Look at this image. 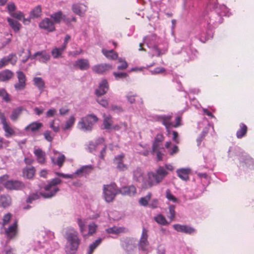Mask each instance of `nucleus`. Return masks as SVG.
<instances>
[{"label": "nucleus", "mask_w": 254, "mask_h": 254, "mask_svg": "<svg viewBox=\"0 0 254 254\" xmlns=\"http://www.w3.org/2000/svg\"><path fill=\"white\" fill-rule=\"evenodd\" d=\"M65 238L68 243V245L66 247V253L74 254L80 244L77 232L73 229H69L66 233Z\"/></svg>", "instance_id": "obj_1"}, {"label": "nucleus", "mask_w": 254, "mask_h": 254, "mask_svg": "<svg viewBox=\"0 0 254 254\" xmlns=\"http://www.w3.org/2000/svg\"><path fill=\"white\" fill-rule=\"evenodd\" d=\"M168 174V172L162 166H159L155 171V172L149 173L148 174V184L146 187L150 188L155 185L159 184Z\"/></svg>", "instance_id": "obj_2"}, {"label": "nucleus", "mask_w": 254, "mask_h": 254, "mask_svg": "<svg viewBox=\"0 0 254 254\" xmlns=\"http://www.w3.org/2000/svg\"><path fill=\"white\" fill-rule=\"evenodd\" d=\"M98 120V117L94 114H89L81 118L77 127L80 130L90 131L92 130L93 125Z\"/></svg>", "instance_id": "obj_3"}, {"label": "nucleus", "mask_w": 254, "mask_h": 254, "mask_svg": "<svg viewBox=\"0 0 254 254\" xmlns=\"http://www.w3.org/2000/svg\"><path fill=\"white\" fill-rule=\"evenodd\" d=\"M103 194L106 202H112L116 196L119 194V188L114 183L110 185H104L103 186Z\"/></svg>", "instance_id": "obj_4"}, {"label": "nucleus", "mask_w": 254, "mask_h": 254, "mask_svg": "<svg viewBox=\"0 0 254 254\" xmlns=\"http://www.w3.org/2000/svg\"><path fill=\"white\" fill-rule=\"evenodd\" d=\"M61 180L59 178H54L52 180L44 187L46 192L42 194V196L45 198H49L54 196L59 190L57 185L61 184Z\"/></svg>", "instance_id": "obj_5"}, {"label": "nucleus", "mask_w": 254, "mask_h": 254, "mask_svg": "<svg viewBox=\"0 0 254 254\" xmlns=\"http://www.w3.org/2000/svg\"><path fill=\"white\" fill-rule=\"evenodd\" d=\"M2 128L4 131V135L6 138H10L16 135V132L14 128L11 124L7 121L6 118H2L1 123Z\"/></svg>", "instance_id": "obj_6"}, {"label": "nucleus", "mask_w": 254, "mask_h": 254, "mask_svg": "<svg viewBox=\"0 0 254 254\" xmlns=\"http://www.w3.org/2000/svg\"><path fill=\"white\" fill-rule=\"evenodd\" d=\"M4 187L9 190H20L25 188V185L19 181L7 180L4 184Z\"/></svg>", "instance_id": "obj_7"}, {"label": "nucleus", "mask_w": 254, "mask_h": 254, "mask_svg": "<svg viewBox=\"0 0 254 254\" xmlns=\"http://www.w3.org/2000/svg\"><path fill=\"white\" fill-rule=\"evenodd\" d=\"M40 28L52 32L56 30L54 22L48 18L43 19L39 24Z\"/></svg>", "instance_id": "obj_8"}, {"label": "nucleus", "mask_w": 254, "mask_h": 254, "mask_svg": "<svg viewBox=\"0 0 254 254\" xmlns=\"http://www.w3.org/2000/svg\"><path fill=\"white\" fill-rule=\"evenodd\" d=\"M16 74L18 78V82L14 84V88L17 90H23L26 87V75L23 72L21 71H17Z\"/></svg>", "instance_id": "obj_9"}, {"label": "nucleus", "mask_w": 254, "mask_h": 254, "mask_svg": "<svg viewBox=\"0 0 254 254\" xmlns=\"http://www.w3.org/2000/svg\"><path fill=\"white\" fill-rule=\"evenodd\" d=\"M136 189L133 185L126 186L119 188V194L124 196L132 197L136 193Z\"/></svg>", "instance_id": "obj_10"}, {"label": "nucleus", "mask_w": 254, "mask_h": 254, "mask_svg": "<svg viewBox=\"0 0 254 254\" xmlns=\"http://www.w3.org/2000/svg\"><path fill=\"white\" fill-rule=\"evenodd\" d=\"M148 231L145 228H143L141 236L138 244V247L140 249L143 251L147 250L149 245L148 239Z\"/></svg>", "instance_id": "obj_11"}, {"label": "nucleus", "mask_w": 254, "mask_h": 254, "mask_svg": "<svg viewBox=\"0 0 254 254\" xmlns=\"http://www.w3.org/2000/svg\"><path fill=\"white\" fill-rule=\"evenodd\" d=\"M112 68V66L108 64H100L95 65L92 66V70L93 72L101 74Z\"/></svg>", "instance_id": "obj_12"}, {"label": "nucleus", "mask_w": 254, "mask_h": 254, "mask_svg": "<svg viewBox=\"0 0 254 254\" xmlns=\"http://www.w3.org/2000/svg\"><path fill=\"white\" fill-rule=\"evenodd\" d=\"M17 58L15 54H10L7 57H3L0 61V68L10 64L15 65L17 62Z\"/></svg>", "instance_id": "obj_13"}, {"label": "nucleus", "mask_w": 254, "mask_h": 254, "mask_svg": "<svg viewBox=\"0 0 254 254\" xmlns=\"http://www.w3.org/2000/svg\"><path fill=\"white\" fill-rule=\"evenodd\" d=\"M18 232V221L15 220L13 223L9 226L5 230V234L9 239H13L17 234Z\"/></svg>", "instance_id": "obj_14"}, {"label": "nucleus", "mask_w": 254, "mask_h": 254, "mask_svg": "<svg viewBox=\"0 0 254 254\" xmlns=\"http://www.w3.org/2000/svg\"><path fill=\"white\" fill-rule=\"evenodd\" d=\"M43 126V124L37 122H34L27 126L24 130L27 132H31L35 133L39 131V130Z\"/></svg>", "instance_id": "obj_15"}, {"label": "nucleus", "mask_w": 254, "mask_h": 254, "mask_svg": "<svg viewBox=\"0 0 254 254\" xmlns=\"http://www.w3.org/2000/svg\"><path fill=\"white\" fill-rule=\"evenodd\" d=\"M173 228L178 232L184 233L188 234H191L195 232V229L187 225H182L179 224H174Z\"/></svg>", "instance_id": "obj_16"}, {"label": "nucleus", "mask_w": 254, "mask_h": 254, "mask_svg": "<svg viewBox=\"0 0 254 254\" xmlns=\"http://www.w3.org/2000/svg\"><path fill=\"white\" fill-rule=\"evenodd\" d=\"M109 89V85L107 80L103 79L99 84L98 88L95 90L96 95L99 97L106 93Z\"/></svg>", "instance_id": "obj_17"}, {"label": "nucleus", "mask_w": 254, "mask_h": 254, "mask_svg": "<svg viewBox=\"0 0 254 254\" xmlns=\"http://www.w3.org/2000/svg\"><path fill=\"white\" fill-rule=\"evenodd\" d=\"M74 66L81 70H86L90 67V63L87 59H79L75 62Z\"/></svg>", "instance_id": "obj_18"}, {"label": "nucleus", "mask_w": 254, "mask_h": 254, "mask_svg": "<svg viewBox=\"0 0 254 254\" xmlns=\"http://www.w3.org/2000/svg\"><path fill=\"white\" fill-rule=\"evenodd\" d=\"M125 157L124 154H120L116 156L114 159V163L117 165V168L120 171L127 170V165L123 163V159Z\"/></svg>", "instance_id": "obj_19"}, {"label": "nucleus", "mask_w": 254, "mask_h": 254, "mask_svg": "<svg viewBox=\"0 0 254 254\" xmlns=\"http://www.w3.org/2000/svg\"><path fill=\"white\" fill-rule=\"evenodd\" d=\"M93 169V167L91 165L83 166L75 172L74 175L77 176L81 177L89 174Z\"/></svg>", "instance_id": "obj_20"}, {"label": "nucleus", "mask_w": 254, "mask_h": 254, "mask_svg": "<svg viewBox=\"0 0 254 254\" xmlns=\"http://www.w3.org/2000/svg\"><path fill=\"white\" fill-rule=\"evenodd\" d=\"M72 10L75 14L82 16L87 10V6L83 4H74L72 5Z\"/></svg>", "instance_id": "obj_21"}, {"label": "nucleus", "mask_w": 254, "mask_h": 254, "mask_svg": "<svg viewBox=\"0 0 254 254\" xmlns=\"http://www.w3.org/2000/svg\"><path fill=\"white\" fill-rule=\"evenodd\" d=\"M177 176L183 181L189 180V174L190 173V169L189 168H181L176 171Z\"/></svg>", "instance_id": "obj_22"}, {"label": "nucleus", "mask_w": 254, "mask_h": 254, "mask_svg": "<svg viewBox=\"0 0 254 254\" xmlns=\"http://www.w3.org/2000/svg\"><path fill=\"white\" fill-rule=\"evenodd\" d=\"M34 154L36 157L37 162L41 164H44L46 162V154L40 148L35 149Z\"/></svg>", "instance_id": "obj_23"}, {"label": "nucleus", "mask_w": 254, "mask_h": 254, "mask_svg": "<svg viewBox=\"0 0 254 254\" xmlns=\"http://www.w3.org/2000/svg\"><path fill=\"white\" fill-rule=\"evenodd\" d=\"M103 125L104 126L103 129L110 130L112 129L113 125L112 117L111 115H107L105 114L103 115Z\"/></svg>", "instance_id": "obj_24"}, {"label": "nucleus", "mask_w": 254, "mask_h": 254, "mask_svg": "<svg viewBox=\"0 0 254 254\" xmlns=\"http://www.w3.org/2000/svg\"><path fill=\"white\" fill-rule=\"evenodd\" d=\"M23 110L24 109L22 107H18L14 109L9 116L10 120L13 122L17 121L22 114Z\"/></svg>", "instance_id": "obj_25"}, {"label": "nucleus", "mask_w": 254, "mask_h": 254, "mask_svg": "<svg viewBox=\"0 0 254 254\" xmlns=\"http://www.w3.org/2000/svg\"><path fill=\"white\" fill-rule=\"evenodd\" d=\"M102 53L108 59L116 60L118 58V53L113 50H108L105 49L102 50Z\"/></svg>", "instance_id": "obj_26"}, {"label": "nucleus", "mask_w": 254, "mask_h": 254, "mask_svg": "<svg viewBox=\"0 0 254 254\" xmlns=\"http://www.w3.org/2000/svg\"><path fill=\"white\" fill-rule=\"evenodd\" d=\"M14 75L13 73L9 69H5L0 72V81H6L11 79Z\"/></svg>", "instance_id": "obj_27"}, {"label": "nucleus", "mask_w": 254, "mask_h": 254, "mask_svg": "<svg viewBox=\"0 0 254 254\" xmlns=\"http://www.w3.org/2000/svg\"><path fill=\"white\" fill-rule=\"evenodd\" d=\"M34 85L36 86L41 93L43 92L45 88V83L44 80L40 77H35L33 78Z\"/></svg>", "instance_id": "obj_28"}, {"label": "nucleus", "mask_w": 254, "mask_h": 254, "mask_svg": "<svg viewBox=\"0 0 254 254\" xmlns=\"http://www.w3.org/2000/svg\"><path fill=\"white\" fill-rule=\"evenodd\" d=\"M7 21L10 27L15 33H17L19 31L21 28V24L19 22L10 17L7 18Z\"/></svg>", "instance_id": "obj_29"}, {"label": "nucleus", "mask_w": 254, "mask_h": 254, "mask_svg": "<svg viewBox=\"0 0 254 254\" xmlns=\"http://www.w3.org/2000/svg\"><path fill=\"white\" fill-rule=\"evenodd\" d=\"M11 198L8 195H1L0 196V205L6 208L11 205Z\"/></svg>", "instance_id": "obj_30"}, {"label": "nucleus", "mask_w": 254, "mask_h": 254, "mask_svg": "<svg viewBox=\"0 0 254 254\" xmlns=\"http://www.w3.org/2000/svg\"><path fill=\"white\" fill-rule=\"evenodd\" d=\"M240 128L237 131L236 136L238 138H242L244 137L248 131V127L244 123H241L239 125Z\"/></svg>", "instance_id": "obj_31"}, {"label": "nucleus", "mask_w": 254, "mask_h": 254, "mask_svg": "<svg viewBox=\"0 0 254 254\" xmlns=\"http://www.w3.org/2000/svg\"><path fill=\"white\" fill-rule=\"evenodd\" d=\"M106 231L108 234H119L120 233H127L128 232V230L125 227H117L114 226L107 229Z\"/></svg>", "instance_id": "obj_32"}, {"label": "nucleus", "mask_w": 254, "mask_h": 254, "mask_svg": "<svg viewBox=\"0 0 254 254\" xmlns=\"http://www.w3.org/2000/svg\"><path fill=\"white\" fill-rule=\"evenodd\" d=\"M50 17L53 20L54 23H60L62 20L64 19L65 16L61 11H59L53 13L50 15Z\"/></svg>", "instance_id": "obj_33"}, {"label": "nucleus", "mask_w": 254, "mask_h": 254, "mask_svg": "<svg viewBox=\"0 0 254 254\" xmlns=\"http://www.w3.org/2000/svg\"><path fill=\"white\" fill-rule=\"evenodd\" d=\"M39 56L40 57L39 58V61L40 62L46 63L50 59V56L49 54L46 53L45 51H41L38 52L34 54L33 57L35 58L36 57Z\"/></svg>", "instance_id": "obj_34"}, {"label": "nucleus", "mask_w": 254, "mask_h": 254, "mask_svg": "<svg viewBox=\"0 0 254 254\" xmlns=\"http://www.w3.org/2000/svg\"><path fill=\"white\" fill-rule=\"evenodd\" d=\"M24 177L27 179H30L33 178L35 174V168L33 166L30 167H26L23 171Z\"/></svg>", "instance_id": "obj_35"}, {"label": "nucleus", "mask_w": 254, "mask_h": 254, "mask_svg": "<svg viewBox=\"0 0 254 254\" xmlns=\"http://www.w3.org/2000/svg\"><path fill=\"white\" fill-rule=\"evenodd\" d=\"M102 241L103 239L99 238L91 244L89 246L87 254H92L94 250L101 244Z\"/></svg>", "instance_id": "obj_36"}, {"label": "nucleus", "mask_w": 254, "mask_h": 254, "mask_svg": "<svg viewBox=\"0 0 254 254\" xmlns=\"http://www.w3.org/2000/svg\"><path fill=\"white\" fill-rule=\"evenodd\" d=\"M65 50L64 47L62 46L60 48H54L51 51V54L55 59L60 57Z\"/></svg>", "instance_id": "obj_37"}, {"label": "nucleus", "mask_w": 254, "mask_h": 254, "mask_svg": "<svg viewBox=\"0 0 254 254\" xmlns=\"http://www.w3.org/2000/svg\"><path fill=\"white\" fill-rule=\"evenodd\" d=\"M162 121V124L165 126L167 129H169L171 127H172L173 124L171 122V116H164L160 118Z\"/></svg>", "instance_id": "obj_38"}, {"label": "nucleus", "mask_w": 254, "mask_h": 254, "mask_svg": "<svg viewBox=\"0 0 254 254\" xmlns=\"http://www.w3.org/2000/svg\"><path fill=\"white\" fill-rule=\"evenodd\" d=\"M52 160L54 164L57 165L61 168L63 166L65 161V157L64 154H60L56 161H54V159H52Z\"/></svg>", "instance_id": "obj_39"}, {"label": "nucleus", "mask_w": 254, "mask_h": 254, "mask_svg": "<svg viewBox=\"0 0 254 254\" xmlns=\"http://www.w3.org/2000/svg\"><path fill=\"white\" fill-rule=\"evenodd\" d=\"M77 223L79 227L80 233L82 234L84 238H86V235L85 234L86 231V223L84 221H83L81 219L78 218L77 219Z\"/></svg>", "instance_id": "obj_40"}, {"label": "nucleus", "mask_w": 254, "mask_h": 254, "mask_svg": "<svg viewBox=\"0 0 254 254\" xmlns=\"http://www.w3.org/2000/svg\"><path fill=\"white\" fill-rule=\"evenodd\" d=\"M42 193L38 191L30 193L26 200V202L31 203L33 201L38 199L42 196Z\"/></svg>", "instance_id": "obj_41"}, {"label": "nucleus", "mask_w": 254, "mask_h": 254, "mask_svg": "<svg viewBox=\"0 0 254 254\" xmlns=\"http://www.w3.org/2000/svg\"><path fill=\"white\" fill-rule=\"evenodd\" d=\"M41 13V7L40 5H38L31 11L30 17L31 18L38 17L40 16Z\"/></svg>", "instance_id": "obj_42"}, {"label": "nucleus", "mask_w": 254, "mask_h": 254, "mask_svg": "<svg viewBox=\"0 0 254 254\" xmlns=\"http://www.w3.org/2000/svg\"><path fill=\"white\" fill-rule=\"evenodd\" d=\"M0 96L2 97L3 100L5 102H9L11 101L9 94L4 89H0Z\"/></svg>", "instance_id": "obj_43"}, {"label": "nucleus", "mask_w": 254, "mask_h": 254, "mask_svg": "<svg viewBox=\"0 0 254 254\" xmlns=\"http://www.w3.org/2000/svg\"><path fill=\"white\" fill-rule=\"evenodd\" d=\"M155 221L162 225H166L168 224L166 218L161 214H159L154 218Z\"/></svg>", "instance_id": "obj_44"}, {"label": "nucleus", "mask_w": 254, "mask_h": 254, "mask_svg": "<svg viewBox=\"0 0 254 254\" xmlns=\"http://www.w3.org/2000/svg\"><path fill=\"white\" fill-rule=\"evenodd\" d=\"M75 121V118L73 116H70L69 119L66 122L63 129L64 130H67L70 128L74 124Z\"/></svg>", "instance_id": "obj_45"}, {"label": "nucleus", "mask_w": 254, "mask_h": 254, "mask_svg": "<svg viewBox=\"0 0 254 254\" xmlns=\"http://www.w3.org/2000/svg\"><path fill=\"white\" fill-rule=\"evenodd\" d=\"M151 197V193H148L145 197H141L139 200L140 205L142 206H146L148 204V201Z\"/></svg>", "instance_id": "obj_46"}, {"label": "nucleus", "mask_w": 254, "mask_h": 254, "mask_svg": "<svg viewBox=\"0 0 254 254\" xmlns=\"http://www.w3.org/2000/svg\"><path fill=\"white\" fill-rule=\"evenodd\" d=\"M97 229V225L94 223H92L88 225V232L87 234H86V237L88 236L92 235L96 232Z\"/></svg>", "instance_id": "obj_47"}, {"label": "nucleus", "mask_w": 254, "mask_h": 254, "mask_svg": "<svg viewBox=\"0 0 254 254\" xmlns=\"http://www.w3.org/2000/svg\"><path fill=\"white\" fill-rule=\"evenodd\" d=\"M166 197L169 200L174 202H177L178 200V199L172 194L171 190L169 189L166 190Z\"/></svg>", "instance_id": "obj_48"}, {"label": "nucleus", "mask_w": 254, "mask_h": 254, "mask_svg": "<svg viewBox=\"0 0 254 254\" xmlns=\"http://www.w3.org/2000/svg\"><path fill=\"white\" fill-rule=\"evenodd\" d=\"M134 179L139 181L142 178V173L140 169H137L133 171Z\"/></svg>", "instance_id": "obj_49"}, {"label": "nucleus", "mask_w": 254, "mask_h": 254, "mask_svg": "<svg viewBox=\"0 0 254 254\" xmlns=\"http://www.w3.org/2000/svg\"><path fill=\"white\" fill-rule=\"evenodd\" d=\"M16 6L13 2H9L7 5V9L9 14L11 15L12 13H14L15 11Z\"/></svg>", "instance_id": "obj_50"}, {"label": "nucleus", "mask_w": 254, "mask_h": 254, "mask_svg": "<svg viewBox=\"0 0 254 254\" xmlns=\"http://www.w3.org/2000/svg\"><path fill=\"white\" fill-rule=\"evenodd\" d=\"M12 217V214L10 213H7L5 214L2 218V225L5 226L10 221Z\"/></svg>", "instance_id": "obj_51"}, {"label": "nucleus", "mask_w": 254, "mask_h": 254, "mask_svg": "<svg viewBox=\"0 0 254 254\" xmlns=\"http://www.w3.org/2000/svg\"><path fill=\"white\" fill-rule=\"evenodd\" d=\"M9 178V176L6 174L0 177V191L2 190L3 186L4 187L5 181H7Z\"/></svg>", "instance_id": "obj_52"}, {"label": "nucleus", "mask_w": 254, "mask_h": 254, "mask_svg": "<svg viewBox=\"0 0 254 254\" xmlns=\"http://www.w3.org/2000/svg\"><path fill=\"white\" fill-rule=\"evenodd\" d=\"M119 62L121 64L118 66V69L124 70L127 67V64L125 60L120 58L119 59Z\"/></svg>", "instance_id": "obj_53"}, {"label": "nucleus", "mask_w": 254, "mask_h": 254, "mask_svg": "<svg viewBox=\"0 0 254 254\" xmlns=\"http://www.w3.org/2000/svg\"><path fill=\"white\" fill-rule=\"evenodd\" d=\"M11 16L17 20H21L24 17V15L21 11H17L12 13Z\"/></svg>", "instance_id": "obj_54"}, {"label": "nucleus", "mask_w": 254, "mask_h": 254, "mask_svg": "<svg viewBox=\"0 0 254 254\" xmlns=\"http://www.w3.org/2000/svg\"><path fill=\"white\" fill-rule=\"evenodd\" d=\"M175 208V207L173 205H170L169 207L170 215L168 217L171 220L174 219L175 217L176 212Z\"/></svg>", "instance_id": "obj_55"}, {"label": "nucleus", "mask_w": 254, "mask_h": 254, "mask_svg": "<svg viewBox=\"0 0 254 254\" xmlns=\"http://www.w3.org/2000/svg\"><path fill=\"white\" fill-rule=\"evenodd\" d=\"M114 76L116 79H119L120 78H125L128 76V75L126 72H116L113 73Z\"/></svg>", "instance_id": "obj_56"}, {"label": "nucleus", "mask_w": 254, "mask_h": 254, "mask_svg": "<svg viewBox=\"0 0 254 254\" xmlns=\"http://www.w3.org/2000/svg\"><path fill=\"white\" fill-rule=\"evenodd\" d=\"M96 101L100 105L105 108H107L109 105L108 101L106 99L98 98Z\"/></svg>", "instance_id": "obj_57"}, {"label": "nucleus", "mask_w": 254, "mask_h": 254, "mask_svg": "<svg viewBox=\"0 0 254 254\" xmlns=\"http://www.w3.org/2000/svg\"><path fill=\"white\" fill-rule=\"evenodd\" d=\"M164 138L165 137L162 133H158L156 135L154 141L156 142L161 143L164 141Z\"/></svg>", "instance_id": "obj_58"}, {"label": "nucleus", "mask_w": 254, "mask_h": 254, "mask_svg": "<svg viewBox=\"0 0 254 254\" xmlns=\"http://www.w3.org/2000/svg\"><path fill=\"white\" fill-rule=\"evenodd\" d=\"M43 135L44 136V137L49 142H51L52 141L53 139V137L51 135V131H49V130H46L45 131L44 133H43Z\"/></svg>", "instance_id": "obj_59"}, {"label": "nucleus", "mask_w": 254, "mask_h": 254, "mask_svg": "<svg viewBox=\"0 0 254 254\" xmlns=\"http://www.w3.org/2000/svg\"><path fill=\"white\" fill-rule=\"evenodd\" d=\"M179 151V147L177 145H174L173 147L169 151V153L171 156H173Z\"/></svg>", "instance_id": "obj_60"}, {"label": "nucleus", "mask_w": 254, "mask_h": 254, "mask_svg": "<svg viewBox=\"0 0 254 254\" xmlns=\"http://www.w3.org/2000/svg\"><path fill=\"white\" fill-rule=\"evenodd\" d=\"M56 175L59 177H63L64 178H66V179H73L74 178V176H75L74 174L69 175V174H64L61 173H56Z\"/></svg>", "instance_id": "obj_61"}, {"label": "nucleus", "mask_w": 254, "mask_h": 254, "mask_svg": "<svg viewBox=\"0 0 254 254\" xmlns=\"http://www.w3.org/2000/svg\"><path fill=\"white\" fill-rule=\"evenodd\" d=\"M173 140L177 144L180 143V139L179 138V134L177 131L173 130L172 131Z\"/></svg>", "instance_id": "obj_62"}, {"label": "nucleus", "mask_w": 254, "mask_h": 254, "mask_svg": "<svg viewBox=\"0 0 254 254\" xmlns=\"http://www.w3.org/2000/svg\"><path fill=\"white\" fill-rule=\"evenodd\" d=\"M166 71L165 68L163 67H158L155 68L153 71H152V73L153 74H159L165 72Z\"/></svg>", "instance_id": "obj_63"}, {"label": "nucleus", "mask_w": 254, "mask_h": 254, "mask_svg": "<svg viewBox=\"0 0 254 254\" xmlns=\"http://www.w3.org/2000/svg\"><path fill=\"white\" fill-rule=\"evenodd\" d=\"M160 147V143L156 142L153 141L152 146V153H154L155 152L159 150V148Z\"/></svg>", "instance_id": "obj_64"}]
</instances>
